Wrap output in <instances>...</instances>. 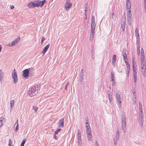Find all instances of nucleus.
I'll return each mask as SVG.
<instances>
[{"label":"nucleus","mask_w":146,"mask_h":146,"mask_svg":"<svg viewBox=\"0 0 146 146\" xmlns=\"http://www.w3.org/2000/svg\"><path fill=\"white\" fill-rule=\"evenodd\" d=\"M115 72L112 71L111 73V78H114Z\"/></svg>","instance_id":"33"},{"label":"nucleus","mask_w":146,"mask_h":146,"mask_svg":"<svg viewBox=\"0 0 146 146\" xmlns=\"http://www.w3.org/2000/svg\"><path fill=\"white\" fill-rule=\"evenodd\" d=\"M58 125L59 127H63L64 126V120L63 118L60 120L58 123Z\"/></svg>","instance_id":"10"},{"label":"nucleus","mask_w":146,"mask_h":146,"mask_svg":"<svg viewBox=\"0 0 146 146\" xmlns=\"http://www.w3.org/2000/svg\"><path fill=\"white\" fill-rule=\"evenodd\" d=\"M111 81L112 82H113V81H114V78H111Z\"/></svg>","instance_id":"61"},{"label":"nucleus","mask_w":146,"mask_h":146,"mask_svg":"<svg viewBox=\"0 0 146 146\" xmlns=\"http://www.w3.org/2000/svg\"><path fill=\"white\" fill-rule=\"evenodd\" d=\"M142 105L139 106V108L140 111H142Z\"/></svg>","instance_id":"48"},{"label":"nucleus","mask_w":146,"mask_h":146,"mask_svg":"<svg viewBox=\"0 0 146 146\" xmlns=\"http://www.w3.org/2000/svg\"><path fill=\"white\" fill-rule=\"evenodd\" d=\"M86 132L87 135L88 134V133H89V134H92L90 128L87 129H86Z\"/></svg>","instance_id":"27"},{"label":"nucleus","mask_w":146,"mask_h":146,"mask_svg":"<svg viewBox=\"0 0 146 146\" xmlns=\"http://www.w3.org/2000/svg\"><path fill=\"white\" fill-rule=\"evenodd\" d=\"M127 18V20H128V24H129V25H130V24L131 23L130 21L131 20V17Z\"/></svg>","instance_id":"44"},{"label":"nucleus","mask_w":146,"mask_h":146,"mask_svg":"<svg viewBox=\"0 0 146 146\" xmlns=\"http://www.w3.org/2000/svg\"><path fill=\"white\" fill-rule=\"evenodd\" d=\"M33 109L35 110V112H36L38 110V108L36 106H33Z\"/></svg>","instance_id":"41"},{"label":"nucleus","mask_w":146,"mask_h":146,"mask_svg":"<svg viewBox=\"0 0 146 146\" xmlns=\"http://www.w3.org/2000/svg\"><path fill=\"white\" fill-rule=\"evenodd\" d=\"M15 70V69H14L12 74V78L13 80L14 83L16 84L18 81V79L17 77V74Z\"/></svg>","instance_id":"5"},{"label":"nucleus","mask_w":146,"mask_h":146,"mask_svg":"<svg viewBox=\"0 0 146 146\" xmlns=\"http://www.w3.org/2000/svg\"><path fill=\"white\" fill-rule=\"evenodd\" d=\"M120 93V92L118 91L116 94V100L118 104V106L119 108L120 107L119 105H120L121 103V101Z\"/></svg>","instance_id":"8"},{"label":"nucleus","mask_w":146,"mask_h":146,"mask_svg":"<svg viewBox=\"0 0 146 146\" xmlns=\"http://www.w3.org/2000/svg\"><path fill=\"white\" fill-rule=\"evenodd\" d=\"M96 26L95 22H91V30L92 31H95V28Z\"/></svg>","instance_id":"18"},{"label":"nucleus","mask_w":146,"mask_h":146,"mask_svg":"<svg viewBox=\"0 0 146 146\" xmlns=\"http://www.w3.org/2000/svg\"><path fill=\"white\" fill-rule=\"evenodd\" d=\"M121 129L124 130L125 129L126 126V115L124 114H122L121 115Z\"/></svg>","instance_id":"2"},{"label":"nucleus","mask_w":146,"mask_h":146,"mask_svg":"<svg viewBox=\"0 0 146 146\" xmlns=\"http://www.w3.org/2000/svg\"><path fill=\"white\" fill-rule=\"evenodd\" d=\"M143 118L139 117V123L141 127H143Z\"/></svg>","instance_id":"20"},{"label":"nucleus","mask_w":146,"mask_h":146,"mask_svg":"<svg viewBox=\"0 0 146 146\" xmlns=\"http://www.w3.org/2000/svg\"><path fill=\"white\" fill-rule=\"evenodd\" d=\"M95 31H93L92 32V30H91V33L90 34V40H91V38L92 39V38L94 37V34Z\"/></svg>","instance_id":"21"},{"label":"nucleus","mask_w":146,"mask_h":146,"mask_svg":"<svg viewBox=\"0 0 146 146\" xmlns=\"http://www.w3.org/2000/svg\"><path fill=\"white\" fill-rule=\"evenodd\" d=\"M137 39V43L139 45V43H140V40H139V37H136Z\"/></svg>","instance_id":"40"},{"label":"nucleus","mask_w":146,"mask_h":146,"mask_svg":"<svg viewBox=\"0 0 146 146\" xmlns=\"http://www.w3.org/2000/svg\"><path fill=\"white\" fill-rule=\"evenodd\" d=\"M138 31V29L137 28L135 29V35L136 36V37H139Z\"/></svg>","instance_id":"23"},{"label":"nucleus","mask_w":146,"mask_h":146,"mask_svg":"<svg viewBox=\"0 0 146 146\" xmlns=\"http://www.w3.org/2000/svg\"><path fill=\"white\" fill-rule=\"evenodd\" d=\"M141 56H145L144 50L143 48L141 49Z\"/></svg>","instance_id":"29"},{"label":"nucleus","mask_w":146,"mask_h":146,"mask_svg":"<svg viewBox=\"0 0 146 146\" xmlns=\"http://www.w3.org/2000/svg\"><path fill=\"white\" fill-rule=\"evenodd\" d=\"M16 124V126L15 127V130L16 131H17L18 129V128H19V124H18V120H17L15 123V124Z\"/></svg>","instance_id":"26"},{"label":"nucleus","mask_w":146,"mask_h":146,"mask_svg":"<svg viewBox=\"0 0 146 146\" xmlns=\"http://www.w3.org/2000/svg\"><path fill=\"white\" fill-rule=\"evenodd\" d=\"M131 4L130 0H127L126 3V7L127 9H131Z\"/></svg>","instance_id":"15"},{"label":"nucleus","mask_w":146,"mask_h":146,"mask_svg":"<svg viewBox=\"0 0 146 146\" xmlns=\"http://www.w3.org/2000/svg\"><path fill=\"white\" fill-rule=\"evenodd\" d=\"M116 60H112V64L113 65L115 66V62Z\"/></svg>","instance_id":"42"},{"label":"nucleus","mask_w":146,"mask_h":146,"mask_svg":"<svg viewBox=\"0 0 146 146\" xmlns=\"http://www.w3.org/2000/svg\"><path fill=\"white\" fill-rule=\"evenodd\" d=\"M124 60L125 61V63L126 64H127L128 63V62H127V58H125V59H124Z\"/></svg>","instance_id":"53"},{"label":"nucleus","mask_w":146,"mask_h":146,"mask_svg":"<svg viewBox=\"0 0 146 146\" xmlns=\"http://www.w3.org/2000/svg\"><path fill=\"white\" fill-rule=\"evenodd\" d=\"M119 135L116 134L115 138V139H116V140H119Z\"/></svg>","instance_id":"43"},{"label":"nucleus","mask_w":146,"mask_h":146,"mask_svg":"<svg viewBox=\"0 0 146 146\" xmlns=\"http://www.w3.org/2000/svg\"><path fill=\"white\" fill-rule=\"evenodd\" d=\"M3 125L2 124V122H1L0 121V127H1Z\"/></svg>","instance_id":"62"},{"label":"nucleus","mask_w":146,"mask_h":146,"mask_svg":"<svg viewBox=\"0 0 146 146\" xmlns=\"http://www.w3.org/2000/svg\"><path fill=\"white\" fill-rule=\"evenodd\" d=\"M20 39V38L19 36L16 38L14 41H13L9 43L7 45L9 46H14L17 42L19 41Z\"/></svg>","instance_id":"6"},{"label":"nucleus","mask_w":146,"mask_h":146,"mask_svg":"<svg viewBox=\"0 0 146 146\" xmlns=\"http://www.w3.org/2000/svg\"><path fill=\"white\" fill-rule=\"evenodd\" d=\"M45 38L44 37H42L41 39V44H42L43 43V41L44 40Z\"/></svg>","instance_id":"46"},{"label":"nucleus","mask_w":146,"mask_h":146,"mask_svg":"<svg viewBox=\"0 0 146 146\" xmlns=\"http://www.w3.org/2000/svg\"><path fill=\"white\" fill-rule=\"evenodd\" d=\"M36 1L38 5H39V6H40V7H42L46 3V1L45 0H43L39 1L38 0H37Z\"/></svg>","instance_id":"11"},{"label":"nucleus","mask_w":146,"mask_h":146,"mask_svg":"<svg viewBox=\"0 0 146 146\" xmlns=\"http://www.w3.org/2000/svg\"><path fill=\"white\" fill-rule=\"evenodd\" d=\"M80 82H81V83H82L83 80V78H80Z\"/></svg>","instance_id":"55"},{"label":"nucleus","mask_w":146,"mask_h":146,"mask_svg":"<svg viewBox=\"0 0 146 146\" xmlns=\"http://www.w3.org/2000/svg\"><path fill=\"white\" fill-rule=\"evenodd\" d=\"M127 72H129L130 68H127Z\"/></svg>","instance_id":"63"},{"label":"nucleus","mask_w":146,"mask_h":146,"mask_svg":"<svg viewBox=\"0 0 146 146\" xmlns=\"http://www.w3.org/2000/svg\"><path fill=\"white\" fill-rule=\"evenodd\" d=\"M108 98H109V101L110 102H111V101L112 100V95L111 94H108Z\"/></svg>","instance_id":"35"},{"label":"nucleus","mask_w":146,"mask_h":146,"mask_svg":"<svg viewBox=\"0 0 146 146\" xmlns=\"http://www.w3.org/2000/svg\"><path fill=\"white\" fill-rule=\"evenodd\" d=\"M87 135L88 140L89 141H91L92 140V134H89V133H88V134Z\"/></svg>","instance_id":"25"},{"label":"nucleus","mask_w":146,"mask_h":146,"mask_svg":"<svg viewBox=\"0 0 146 146\" xmlns=\"http://www.w3.org/2000/svg\"><path fill=\"white\" fill-rule=\"evenodd\" d=\"M112 86H114L115 85V81H113V82H112Z\"/></svg>","instance_id":"57"},{"label":"nucleus","mask_w":146,"mask_h":146,"mask_svg":"<svg viewBox=\"0 0 146 146\" xmlns=\"http://www.w3.org/2000/svg\"><path fill=\"white\" fill-rule=\"evenodd\" d=\"M27 69H29V76H30L31 77L33 76L34 74V69L32 68H28Z\"/></svg>","instance_id":"14"},{"label":"nucleus","mask_w":146,"mask_h":146,"mask_svg":"<svg viewBox=\"0 0 146 146\" xmlns=\"http://www.w3.org/2000/svg\"><path fill=\"white\" fill-rule=\"evenodd\" d=\"M77 133L78 134V143L79 144L80 143H81V142L82 141V139H81V132H80V130H79V129L78 130Z\"/></svg>","instance_id":"12"},{"label":"nucleus","mask_w":146,"mask_h":146,"mask_svg":"<svg viewBox=\"0 0 146 146\" xmlns=\"http://www.w3.org/2000/svg\"><path fill=\"white\" fill-rule=\"evenodd\" d=\"M12 144V142L11 141V139H9V144L8 145L9 146H11V145Z\"/></svg>","instance_id":"45"},{"label":"nucleus","mask_w":146,"mask_h":146,"mask_svg":"<svg viewBox=\"0 0 146 146\" xmlns=\"http://www.w3.org/2000/svg\"><path fill=\"white\" fill-rule=\"evenodd\" d=\"M145 66L146 67L145 63H141V67L142 69H145Z\"/></svg>","instance_id":"37"},{"label":"nucleus","mask_w":146,"mask_h":146,"mask_svg":"<svg viewBox=\"0 0 146 146\" xmlns=\"http://www.w3.org/2000/svg\"><path fill=\"white\" fill-rule=\"evenodd\" d=\"M122 55L123 56V58L125 60V58H127V55L126 54L125 50H123V52L122 53Z\"/></svg>","instance_id":"19"},{"label":"nucleus","mask_w":146,"mask_h":146,"mask_svg":"<svg viewBox=\"0 0 146 146\" xmlns=\"http://www.w3.org/2000/svg\"><path fill=\"white\" fill-rule=\"evenodd\" d=\"M29 69H26L24 70L23 72V76L25 78H27L29 76Z\"/></svg>","instance_id":"9"},{"label":"nucleus","mask_w":146,"mask_h":146,"mask_svg":"<svg viewBox=\"0 0 146 146\" xmlns=\"http://www.w3.org/2000/svg\"><path fill=\"white\" fill-rule=\"evenodd\" d=\"M34 86H32L29 88V90L28 91V93L30 96L32 97L33 96H35L36 94L38 93V90L36 88H38V85H36Z\"/></svg>","instance_id":"1"},{"label":"nucleus","mask_w":146,"mask_h":146,"mask_svg":"<svg viewBox=\"0 0 146 146\" xmlns=\"http://www.w3.org/2000/svg\"><path fill=\"white\" fill-rule=\"evenodd\" d=\"M3 73L2 71L0 70V82L1 84L3 77Z\"/></svg>","instance_id":"16"},{"label":"nucleus","mask_w":146,"mask_h":146,"mask_svg":"<svg viewBox=\"0 0 146 146\" xmlns=\"http://www.w3.org/2000/svg\"><path fill=\"white\" fill-rule=\"evenodd\" d=\"M117 140H116V139H114H114L113 141H114V144L115 145L117 143Z\"/></svg>","instance_id":"49"},{"label":"nucleus","mask_w":146,"mask_h":146,"mask_svg":"<svg viewBox=\"0 0 146 146\" xmlns=\"http://www.w3.org/2000/svg\"><path fill=\"white\" fill-rule=\"evenodd\" d=\"M95 145L96 146H98V144L97 141H96Z\"/></svg>","instance_id":"54"},{"label":"nucleus","mask_w":146,"mask_h":146,"mask_svg":"<svg viewBox=\"0 0 146 146\" xmlns=\"http://www.w3.org/2000/svg\"><path fill=\"white\" fill-rule=\"evenodd\" d=\"M116 55H114L113 56L112 58V60H116Z\"/></svg>","instance_id":"50"},{"label":"nucleus","mask_w":146,"mask_h":146,"mask_svg":"<svg viewBox=\"0 0 146 146\" xmlns=\"http://www.w3.org/2000/svg\"><path fill=\"white\" fill-rule=\"evenodd\" d=\"M127 14H131L130 10H129V11H128L127 13Z\"/></svg>","instance_id":"64"},{"label":"nucleus","mask_w":146,"mask_h":146,"mask_svg":"<svg viewBox=\"0 0 146 146\" xmlns=\"http://www.w3.org/2000/svg\"><path fill=\"white\" fill-rule=\"evenodd\" d=\"M127 66V68H130L129 65V63H127L126 64Z\"/></svg>","instance_id":"52"},{"label":"nucleus","mask_w":146,"mask_h":146,"mask_svg":"<svg viewBox=\"0 0 146 146\" xmlns=\"http://www.w3.org/2000/svg\"><path fill=\"white\" fill-rule=\"evenodd\" d=\"M91 22H95V18L94 15L92 17Z\"/></svg>","instance_id":"39"},{"label":"nucleus","mask_w":146,"mask_h":146,"mask_svg":"<svg viewBox=\"0 0 146 146\" xmlns=\"http://www.w3.org/2000/svg\"><path fill=\"white\" fill-rule=\"evenodd\" d=\"M14 103L15 102L13 100H12L10 101V110L11 111L13 109Z\"/></svg>","instance_id":"17"},{"label":"nucleus","mask_w":146,"mask_h":146,"mask_svg":"<svg viewBox=\"0 0 146 146\" xmlns=\"http://www.w3.org/2000/svg\"><path fill=\"white\" fill-rule=\"evenodd\" d=\"M94 47L92 46V51L91 52V54H92V57L93 59H94V58L93 57V54L94 52V51H95V50L94 49Z\"/></svg>","instance_id":"30"},{"label":"nucleus","mask_w":146,"mask_h":146,"mask_svg":"<svg viewBox=\"0 0 146 146\" xmlns=\"http://www.w3.org/2000/svg\"><path fill=\"white\" fill-rule=\"evenodd\" d=\"M142 72L143 76L144 77H145L146 76V67L145 66V69L142 70Z\"/></svg>","instance_id":"22"},{"label":"nucleus","mask_w":146,"mask_h":146,"mask_svg":"<svg viewBox=\"0 0 146 146\" xmlns=\"http://www.w3.org/2000/svg\"><path fill=\"white\" fill-rule=\"evenodd\" d=\"M56 134H55L53 135V138L55 139L56 140H57L58 139V138L56 136Z\"/></svg>","instance_id":"47"},{"label":"nucleus","mask_w":146,"mask_h":146,"mask_svg":"<svg viewBox=\"0 0 146 146\" xmlns=\"http://www.w3.org/2000/svg\"><path fill=\"white\" fill-rule=\"evenodd\" d=\"M14 8V7L13 5H12L11 6L10 9H13Z\"/></svg>","instance_id":"58"},{"label":"nucleus","mask_w":146,"mask_h":146,"mask_svg":"<svg viewBox=\"0 0 146 146\" xmlns=\"http://www.w3.org/2000/svg\"><path fill=\"white\" fill-rule=\"evenodd\" d=\"M131 14H127V18L131 17Z\"/></svg>","instance_id":"51"},{"label":"nucleus","mask_w":146,"mask_h":146,"mask_svg":"<svg viewBox=\"0 0 146 146\" xmlns=\"http://www.w3.org/2000/svg\"><path fill=\"white\" fill-rule=\"evenodd\" d=\"M82 70H83L82 69L81 72L79 74V76L80 78H83V74L82 72Z\"/></svg>","instance_id":"38"},{"label":"nucleus","mask_w":146,"mask_h":146,"mask_svg":"<svg viewBox=\"0 0 146 146\" xmlns=\"http://www.w3.org/2000/svg\"><path fill=\"white\" fill-rule=\"evenodd\" d=\"M144 4L145 6V8H146V2H144Z\"/></svg>","instance_id":"56"},{"label":"nucleus","mask_w":146,"mask_h":146,"mask_svg":"<svg viewBox=\"0 0 146 146\" xmlns=\"http://www.w3.org/2000/svg\"><path fill=\"white\" fill-rule=\"evenodd\" d=\"M129 72H126L127 76V77L129 76Z\"/></svg>","instance_id":"60"},{"label":"nucleus","mask_w":146,"mask_h":146,"mask_svg":"<svg viewBox=\"0 0 146 146\" xmlns=\"http://www.w3.org/2000/svg\"><path fill=\"white\" fill-rule=\"evenodd\" d=\"M61 130V129L60 128L58 129L54 132L55 134H57Z\"/></svg>","instance_id":"36"},{"label":"nucleus","mask_w":146,"mask_h":146,"mask_svg":"<svg viewBox=\"0 0 146 146\" xmlns=\"http://www.w3.org/2000/svg\"><path fill=\"white\" fill-rule=\"evenodd\" d=\"M144 59L145 60V56H141V63H145V61H144Z\"/></svg>","instance_id":"28"},{"label":"nucleus","mask_w":146,"mask_h":146,"mask_svg":"<svg viewBox=\"0 0 146 146\" xmlns=\"http://www.w3.org/2000/svg\"><path fill=\"white\" fill-rule=\"evenodd\" d=\"M49 46L50 44H48L44 48L43 50L42 51V53L43 54L42 56L44 55L45 53L46 52L49 48Z\"/></svg>","instance_id":"13"},{"label":"nucleus","mask_w":146,"mask_h":146,"mask_svg":"<svg viewBox=\"0 0 146 146\" xmlns=\"http://www.w3.org/2000/svg\"><path fill=\"white\" fill-rule=\"evenodd\" d=\"M137 53L138 55H139L140 54V51H138V49H137Z\"/></svg>","instance_id":"59"},{"label":"nucleus","mask_w":146,"mask_h":146,"mask_svg":"<svg viewBox=\"0 0 146 146\" xmlns=\"http://www.w3.org/2000/svg\"><path fill=\"white\" fill-rule=\"evenodd\" d=\"M69 0H67L65 4L64 8L66 10L68 11L69 9L71 8L72 3L70 2Z\"/></svg>","instance_id":"7"},{"label":"nucleus","mask_w":146,"mask_h":146,"mask_svg":"<svg viewBox=\"0 0 146 146\" xmlns=\"http://www.w3.org/2000/svg\"><path fill=\"white\" fill-rule=\"evenodd\" d=\"M86 129H87L90 128L89 123L88 122L86 123Z\"/></svg>","instance_id":"32"},{"label":"nucleus","mask_w":146,"mask_h":146,"mask_svg":"<svg viewBox=\"0 0 146 146\" xmlns=\"http://www.w3.org/2000/svg\"><path fill=\"white\" fill-rule=\"evenodd\" d=\"M139 116L140 117L143 118V115L142 111H140L139 114Z\"/></svg>","instance_id":"34"},{"label":"nucleus","mask_w":146,"mask_h":146,"mask_svg":"<svg viewBox=\"0 0 146 146\" xmlns=\"http://www.w3.org/2000/svg\"><path fill=\"white\" fill-rule=\"evenodd\" d=\"M27 6L30 8H34L35 7H39L36 1H33L30 2L27 5Z\"/></svg>","instance_id":"3"},{"label":"nucleus","mask_w":146,"mask_h":146,"mask_svg":"<svg viewBox=\"0 0 146 146\" xmlns=\"http://www.w3.org/2000/svg\"><path fill=\"white\" fill-rule=\"evenodd\" d=\"M26 139H24L22 141L20 146H24V144L26 142Z\"/></svg>","instance_id":"31"},{"label":"nucleus","mask_w":146,"mask_h":146,"mask_svg":"<svg viewBox=\"0 0 146 146\" xmlns=\"http://www.w3.org/2000/svg\"><path fill=\"white\" fill-rule=\"evenodd\" d=\"M133 75L134 77V82L135 83H136V81L137 80V72L135 71L136 69H135V67L134 66L135 64L133 62Z\"/></svg>","instance_id":"4"},{"label":"nucleus","mask_w":146,"mask_h":146,"mask_svg":"<svg viewBox=\"0 0 146 146\" xmlns=\"http://www.w3.org/2000/svg\"><path fill=\"white\" fill-rule=\"evenodd\" d=\"M125 19L123 20L121 22V27H125Z\"/></svg>","instance_id":"24"}]
</instances>
